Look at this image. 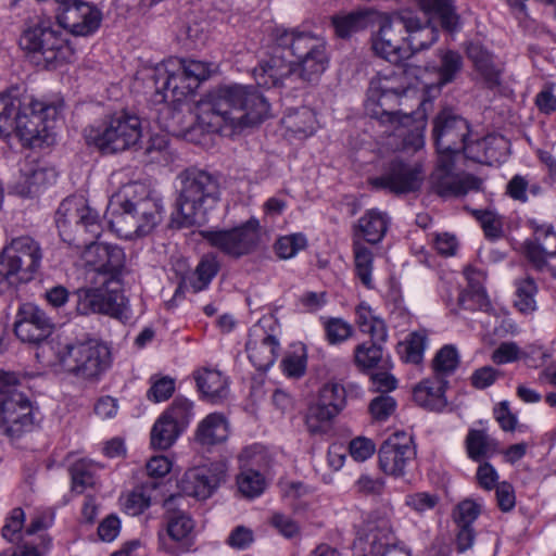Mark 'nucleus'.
I'll use <instances>...</instances> for the list:
<instances>
[{"instance_id": "obj_63", "label": "nucleus", "mask_w": 556, "mask_h": 556, "mask_svg": "<svg viewBox=\"0 0 556 556\" xmlns=\"http://www.w3.org/2000/svg\"><path fill=\"white\" fill-rule=\"evenodd\" d=\"M375 443L365 437H357L349 444L350 455L356 462H365L375 453Z\"/></svg>"}, {"instance_id": "obj_20", "label": "nucleus", "mask_w": 556, "mask_h": 556, "mask_svg": "<svg viewBox=\"0 0 556 556\" xmlns=\"http://www.w3.org/2000/svg\"><path fill=\"white\" fill-rule=\"evenodd\" d=\"M378 456L379 467L384 473L404 476L406 467L416 456L412 437L404 432L392 434L381 444Z\"/></svg>"}, {"instance_id": "obj_41", "label": "nucleus", "mask_w": 556, "mask_h": 556, "mask_svg": "<svg viewBox=\"0 0 556 556\" xmlns=\"http://www.w3.org/2000/svg\"><path fill=\"white\" fill-rule=\"evenodd\" d=\"M17 339L27 344H35V304L24 303L20 306L14 323Z\"/></svg>"}, {"instance_id": "obj_46", "label": "nucleus", "mask_w": 556, "mask_h": 556, "mask_svg": "<svg viewBox=\"0 0 556 556\" xmlns=\"http://www.w3.org/2000/svg\"><path fill=\"white\" fill-rule=\"evenodd\" d=\"M182 431L163 417H159L151 430V445L154 448L167 450L170 447Z\"/></svg>"}, {"instance_id": "obj_42", "label": "nucleus", "mask_w": 556, "mask_h": 556, "mask_svg": "<svg viewBox=\"0 0 556 556\" xmlns=\"http://www.w3.org/2000/svg\"><path fill=\"white\" fill-rule=\"evenodd\" d=\"M515 286L516 299L514 303L516 308L525 315L532 314L536 309L535 295L538 293V286L534 279L527 276L517 279Z\"/></svg>"}, {"instance_id": "obj_17", "label": "nucleus", "mask_w": 556, "mask_h": 556, "mask_svg": "<svg viewBox=\"0 0 556 556\" xmlns=\"http://www.w3.org/2000/svg\"><path fill=\"white\" fill-rule=\"evenodd\" d=\"M83 257L94 271V280L121 285L125 253L119 247L92 241L86 245Z\"/></svg>"}, {"instance_id": "obj_18", "label": "nucleus", "mask_w": 556, "mask_h": 556, "mask_svg": "<svg viewBox=\"0 0 556 556\" xmlns=\"http://www.w3.org/2000/svg\"><path fill=\"white\" fill-rule=\"evenodd\" d=\"M422 177L418 166L393 159L386 163L379 176L369 179L375 190H386L402 194L417 190Z\"/></svg>"}, {"instance_id": "obj_33", "label": "nucleus", "mask_w": 556, "mask_h": 556, "mask_svg": "<svg viewBox=\"0 0 556 556\" xmlns=\"http://www.w3.org/2000/svg\"><path fill=\"white\" fill-rule=\"evenodd\" d=\"M413 396L419 406L430 410H441L446 405L443 381L424 380L414 388Z\"/></svg>"}, {"instance_id": "obj_30", "label": "nucleus", "mask_w": 556, "mask_h": 556, "mask_svg": "<svg viewBox=\"0 0 556 556\" xmlns=\"http://www.w3.org/2000/svg\"><path fill=\"white\" fill-rule=\"evenodd\" d=\"M391 509H376L370 513L367 519V538L371 541L374 548L376 545L382 547L389 545L393 539V528L391 523Z\"/></svg>"}, {"instance_id": "obj_40", "label": "nucleus", "mask_w": 556, "mask_h": 556, "mask_svg": "<svg viewBox=\"0 0 556 556\" xmlns=\"http://www.w3.org/2000/svg\"><path fill=\"white\" fill-rule=\"evenodd\" d=\"M336 416L334 413L316 401V403L311 404L306 410V429L312 435L324 434L330 429L331 421Z\"/></svg>"}, {"instance_id": "obj_9", "label": "nucleus", "mask_w": 556, "mask_h": 556, "mask_svg": "<svg viewBox=\"0 0 556 556\" xmlns=\"http://www.w3.org/2000/svg\"><path fill=\"white\" fill-rule=\"evenodd\" d=\"M93 287L79 288L75 291L76 309L80 315L101 314L119 321L130 319V309L121 291V285L94 280Z\"/></svg>"}, {"instance_id": "obj_21", "label": "nucleus", "mask_w": 556, "mask_h": 556, "mask_svg": "<svg viewBox=\"0 0 556 556\" xmlns=\"http://www.w3.org/2000/svg\"><path fill=\"white\" fill-rule=\"evenodd\" d=\"M226 468L224 464H212L210 467H198L185 472L180 480V488L188 496L206 500L225 480Z\"/></svg>"}, {"instance_id": "obj_2", "label": "nucleus", "mask_w": 556, "mask_h": 556, "mask_svg": "<svg viewBox=\"0 0 556 556\" xmlns=\"http://www.w3.org/2000/svg\"><path fill=\"white\" fill-rule=\"evenodd\" d=\"M438 37L437 28L425 25L413 11L403 10L382 20L372 49L379 56L396 63L428 49Z\"/></svg>"}, {"instance_id": "obj_19", "label": "nucleus", "mask_w": 556, "mask_h": 556, "mask_svg": "<svg viewBox=\"0 0 556 556\" xmlns=\"http://www.w3.org/2000/svg\"><path fill=\"white\" fill-rule=\"evenodd\" d=\"M431 185L440 197L452 198L463 197L471 190H479L481 180L470 174L454 173L452 157L446 155L439 157V163L431 174Z\"/></svg>"}, {"instance_id": "obj_54", "label": "nucleus", "mask_w": 556, "mask_h": 556, "mask_svg": "<svg viewBox=\"0 0 556 556\" xmlns=\"http://www.w3.org/2000/svg\"><path fill=\"white\" fill-rule=\"evenodd\" d=\"M285 123L287 124L288 129L304 136L312 135L315 129V117L308 109H302L288 115Z\"/></svg>"}, {"instance_id": "obj_37", "label": "nucleus", "mask_w": 556, "mask_h": 556, "mask_svg": "<svg viewBox=\"0 0 556 556\" xmlns=\"http://www.w3.org/2000/svg\"><path fill=\"white\" fill-rule=\"evenodd\" d=\"M369 23V11H354L348 14L336 15L332 18L336 34L341 38H348L353 34L367 28Z\"/></svg>"}, {"instance_id": "obj_32", "label": "nucleus", "mask_w": 556, "mask_h": 556, "mask_svg": "<svg viewBox=\"0 0 556 556\" xmlns=\"http://www.w3.org/2000/svg\"><path fill=\"white\" fill-rule=\"evenodd\" d=\"M60 109L55 104L43 105L37 112V147L50 148L56 141Z\"/></svg>"}, {"instance_id": "obj_36", "label": "nucleus", "mask_w": 556, "mask_h": 556, "mask_svg": "<svg viewBox=\"0 0 556 556\" xmlns=\"http://www.w3.org/2000/svg\"><path fill=\"white\" fill-rule=\"evenodd\" d=\"M420 7L425 13L438 16L444 29L454 31L458 27L454 0H420Z\"/></svg>"}, {"instance_id": "obj_7", "label": "nucleus", "mask_w": 556, "mask_h": 556, "mask_svg": "<svg viewBox=\"0 0 556 556\" xmlns=\"http://www.w3.org/2000/svg\"><path fill=\"white\" fill-rule=\"evenodd\" d=\"M110 350L98 340L66 343L56 352V365L80 380H97L110 366Z\"/></svg>"}, {"instance_id": "obj_57", "label": "nucleus", "mask_w": 556, "mask_h": 556, "mask_svg": "<svg viewBox=\"0 0 556 556\" xmlns=\"http://www.w3.org/2000/svg\"><path fill=\"white\" fill-rule=\"evenodd\" d=\"M326 338L330 344L346 341L353 333V327L342 318H329L324 323Z\"/></svg>"}, {"instance_id": "obj_39", "label": "nucleus", "mask_w": 556, "mask_h": 556, "mask_svg": "<svg viewBox=\"0 0 556 556\" xmlns=\"http://www.w3.org/2000/svg\"><path fill=\"white\" fill-rule=\"evenodd\" d=\"M219 262L213 254L204 255L197 265L192 276L189 278L193 292H200L207 288L212 279L219 270Z\"/></svg>"}, {"instance_id": "obj_22", "label": "nucleus", "mask_w": 556, "mask_h": 556, "mask_svg": "<svg viewBox=\"0 0 556 556\" xmlns=\"http://www.w3.org/2000/svg\"><path fill=\"white\" fill-rule=\"evenodd\" d=\"M286 49L279 47L276 42L271 53L263 59L258 66L254 68L253 75L260 86L267 88L279 86L283 79L295 73V67L291 61H286L282 52Z\"/></svg>"}, {"instance_id": "obj_45", "label": "nucleus", "mask_w": 556, "mask_h": 556, "mask_svg": "<svg viewBox=\"0 0 556 556\" xmlns=\"http://www.w3.org/2000/svg\"><path fill=\"white\" fill-rule=\"evenodd\" d=\"M355 271L362 283L366 288L372 287V253L358 239L353 243Z\"/></svg>"}, {"instance_id": "obj_58", "label": "nucleus", "mask_w": 556, "mask_h": 556, "mask_svg": "<svg viewBox=\"0 0 556 556\" xmlns=\"http://www.w3.org/2000/svg\"><path fill=\"white\" fill-rule=\"evenodd\" d=\"M457 304L460 308L469 311L477 308L486 311L490 306L486 294L480 287L470 291H462L458 295Z\"/></svg>"}, {"instance_id": "obj_11", "label": "nucleus", "mask_w": 556, "mask_h": 556, "mask_svg": "<svg viewBox=\"0 0 556 556\" xmlns=\"http://www.w3.org/2000/svg\"><path fill=\"white\" fill-rule=\"evenodd\" d=\"M33 390L27 381H18L8 395L0 401V431L12 438H20L33 428Z\"/></svg>"}, {"instance_id": "obj_25", "label": "nucleus", "mask_w": 556, "mask_h": 556, "mask_svg": "<svg viewBox=\"0 0 556 556\" xmlns=\"http://www.w3.org/2000/svg\"><path fill=\"white\" fill-rule=\"evenodd\" d=\"M20 271V280L28 282L33 279L35 267V242L31 237L23 236L12 240L11 244L0 254Z\"/></svg>"}, {"instance_id": "obj_24", "label": "nucleus", "mask_w": 556, "mask_h": 556, "mask_svg": "<svg viewBox=\"0 0 556 556\" xmlns=\"http://www.w3.org/2000/svg\"><path fill=\"white\" fill-rule=\"evenodd\" d=\"M249 359L258 370H267L277 359L279 342L261 328H254L247 342Z\"/></svg>"}, {"instance_id": "obj_34", "label": "nucleus", "mask_w": 556, "mask_h": 556, "mask_svg": "<svg viewBox=\"0 0 556 556\" xmlns=\"http://www.w3.org/2000/svg\"><path fill=\"white\" fill-rule=\"evenodd\" d=\"M388 229V219L384 213L370 210L358 220L357 232L369 243L381 241Z\"/></svg>"}, {"instance_id": "obj_44", "label": "nucleus", "mask_w": 556, "mask_h": 556, "mask_svg": "<svg viewBox=\"0 0 556 556\" xmlns=\"http://www.w3.org/2000/svg\"><path fill=\"white\" fill-rule=\"evenodd\" d=\"M465 443L469 458L475 462L490 457L495 451L493 441L482 430H470Z\"/></svg>"}, {"instance_id": "obj_61", "label": "nucleus", "mask_w": 556, "mask_h": 556, "mask_svg": "<svg viewBox=\"0 0 556 556\" xmlns=\"http://www.w3.org/2000/svg\"><path fill=\"white\" fill-rule=\"evenodd\" d=\"M395 407L396 402L392 396L388 394H381L370 402L369 412L376 420L382 421L392 415V413L395 410Z\"/></svg>"}, {"instance_id": "obj_29", "label": "nucleus", "mask_w": 556, "mask_h": 556, "mask_svg": "<svg viewBox=\"0 0 556 556\" xmlns=\"http://www.w3.org/2000/svg\"><path fill=\"white\" fill-rule=\"evenodd\" d=\"M229 437V425L226 417L219 413L208 414L202 419L194 432V441L204 448L224 443Z\"/></svg>"}, {"instance_id": "obj_55", "label": "nucleus", "mask_w": 556, "mask_h": 556, "mask_svg": "<svg viewBox=\"0 0 556 556\" xmlns=\"http://www.w3.org/2000/svg\"><path fill=\"white\" fill-rule=\"evenodd\" d=\"M307 240L302 233H292L279 238L275 243V251L280 258L293 257L299 251L306 248Z\"/></svg>"}, {"instance_id": "obj_48", "label": "nucleus", "mask_w": 556, "mask_h": 556, "mask_svg": "<svg viewBox=\"0 0 556 556\" xmlns=\"http://www.w3.org/2000/svg\"><path fill=\"white\" fill-rule=\"evenodd\" d=\"M237 484L239 491L245 497L253 498L263 493L265 489V479L257 470L244 468L243 466L237 478Z\"/></svg>"}, {"instance_id": "obj_62", "label": "nucleus", "mask_w": 556, "mask_h": 556, "mask_svg": "<svg viewBox=\"0 0 556 556\" xmlns=\"http://www.w3.org/2000/svg\"><path fill=\"white\" fill-rule=\"evenodd\" d=\"M473 215L480 223L484 233L489 238H498L502 233V222L500 217L491 211H473Z\"/></svg>"}, {"instance_id": "obj_16", "label": "nucleus", "mask_w": 556, "mask_h": 556, "mask_svg": "<svg viewBox=\"0 0 556 556\" xmlns=\"http://www.w3.org/2000/svg\"><path fill=\"white\" fill-rule=\"evenodd\" d=\"M45 15L53 16L59 27L67 29L76 36H88L94 33L101 23V12L88 2L71 0Z\"/></svg>"}, {"instance_id": "obj_60", "label": "nucleus", "mask_w": 556, "mask_h": 556, "mask_svg": "<svg viewBox=\"0 0 556 556\" xmlns=\"http://www.w3.org/2000/svg\"><path fill=\"white\" fill-rule=\"evenodd\" d=\"M439 496L427 492L408 494L405 504L418 514L433 509L439 503Z\"/></svg>"}, {"instance_id": "obj_1", "label": "nucleus", "mask_w": 556, "mask_h": 556, "mask_svg": "<svg viewBox=\"0 0 556 556\" xmlns=\"http://www.w3.org/2000/svg\"><path fill=\"white\" fill-rule=\"evenodd\" d=\"M198 124L207 132L241 131L262 123L269 104L254 87L233 84L208 92L198 105Z\"/></svg>"}, {"instance_id": "obj_50", "label": "nucleus", "mask_w": 556, "mask_h": 556, "mask_svg": "<svg viewBox=\"0 0 556 556\" xmlns=\"http://www.w3.org/2000/svg\"><path fill=\"white\" fill-rule=\"evenodd\" d=\"M345 399L344 387L336 382H329L320 389L317 401L336 415H339L345 406Z\"/></svg>"}, {"instance_id": "obj_26", "label": "nucleus", "mask_w": 556, "mask_h": 556, "mask_svg": "<svg viewBox=\"0 0 556 556\" xmlns=\"http://www.w3.org/2000/svg\"><path fill=\"white\" fill-rule=\"evenodd\" d=\"M467 56L488 88H495L501 85L503 67L490 51L478 42H470L467 46Z\"/></svg>"}, {"instance_id": "obj_51", "label": "nucleus", "mask_w": 556, "mask_h": 556, "mask_svg": "<svg viewBox=\"0 0 556 556\" xmlns=\"http://www.w3.org/2000/svg\"><path fill=\"white\" fill-rule=\"evenodd\" d=\"M384 341L364 342L355 348L354 359L355 364L362 369H369L380 362L382 357V349L380 343Z\"/></svg>"}, {"instance_id": "obj_3", "label": "nucleus", "mask_w": 556, "mask_h": 556, "mask_svg": "<svg viewBox=\"0 0 556 556\" xmlns=\"http://www.w3.org/2000/svg\"><path fill=\"white\" fill-rule=\"evenodd\" d=\"M180 189L173 223L178 227L202 225L219 200V184L210 173L188 168L179 175Z\"/></svg>"}, {"instance_id": "obj_43", "label": "nucleus", "mask_w": 556, "mask_h": 556, "mask_svg": "<svg viewBox=\"0 0 556 556\" xmlns=\"http://www.w3.org/2000/svg\"><path fill=\"white\" fill-rule=\"evenodd\" d=\"M427 344V333L425 330L414 331L408 334L405 341L399 344V353L406 363L419 364L424 358V352Z\"/></svg>"}, {"instance_id": "obj_59", "label": "nucleus", "mask_w": 556, "mask_h": 556, "mask_svg": "<svg viewBox=\"0 0 556 556\" xmlns=\"http://www.w3.org/2000/svg\"><path fill=\"white\" fill-rule=\"evenodd\" d=\"M24 521L25 514L23 509L14 508L2 527V536L10 542H18L22 538Z\"/></svg>"}, {"instance_id": "obj_31", "label": "nucleus", "mask_w": 556, "mask_h": 556, "mask_svg": "<svg viewBox=\"0 0 556 556\" xmlns=\"http://www.w3.org/2000/svg\"><path fill=\"white\" fill-rule=\"evenodd\" d=\"M199 391L211 402H218L227 396L228 381L220 371L202 369L194 375Z\"/></svg>"}, {"instance_id": "obj_13", "label": "nucleus", "mask_w": 556, "mask_h": 556, "mask_svg": "<svg viewBox=\"0 0 556 556\" xmlns=\"http://www.w3.org/2000/svg\"><path fill=\"white\" fill-rule=\"evenodd\" d=\"M35 99L23 101L12 93L0 94V136L12 131L25 148H31L35 139Z\"/></svg>"}, {"instance_id": "obj_15", "label": "nucleus", "mask_w": 556, "mask_h": 556, "mask_svg": "<svg viewBox=\"0 0 556 556\" xmlns=\"http://www.w3.org/2000/svg\"><path fill=\"white\" fill-rule=\"evenodd\" d=\"M55 223L60 236L68 242L74 241L72 233L79 230L91 233L93 238H98L101 232L98 213L81 197L65 199L56 211Z\"/></svg>"}, {"instance_id": "obj_38", "label": "nucleus", "mask_w": 556, "mask_h": 556, "mask_svg": "<svg viewBox=\"0 0 556 556\" xmlns=\"http://www.w3.org/2000/svg\"><path fill=\"white\" fill-rule=\"evenodd\" d=\"M63 41L59 29L50 26L40 27V34H37V54L42 55L46 67L56 59V51L62 47Z\"/></svg>"}, {"instance_id": "obj_6", "label": "nucleus", "mask_w": 556, "mask_h": 556, "mask_svg": "<svg viewBox=\"0 0 556 556\" xmlns=\"http://www.w3.org/2000/svg\"><path fill=\"white\" fill-rule=\"evenodd\" d=\"M277 43L295 59V73L304 81L317 80L328 67L329 55L321 36L293 28L279 33Z\"/></svg>"}, {"instance_id": "obj_23", "label": "nucleus", "mask_w": 556, "mask_h": 556, "mask_svg": "<svg viewBox=\"0 0 556 556\" xmlns=\"http://www.w3.org/2000/svg\"><path fill=\"white\" fill-rule=\"evenodd\" d=\"M534 240L525 243L526 256L536 270L548 268L547 257L556 256V232L552 226H533Z\"/></svg>"}, {"instance_id": "obj_10", "label": "nucleus", "mask_w": 556, "mask_h": 556, "mask_svg": "<svg viewBox=\"0 0 556 556\" xmlns=\"http://www.w3.org/2000/svg\"><path fill=\"white\" fill-rule=\"evenodd\" d=\"M140 138L139 117L125 113L112 116L100 127L90 129L87 134L88 142L106 154L130 149L139 142Z\"/></svg>"}, {"instance_id": "obj_27", "label": "nucleus", "mask_w": 556, "mask_h": 556, "mask_svg": "<svg viewBox=\"0 0 556 556\" xmlns=\"http://www.w3.org/2000/svg\"><path fill=\"white\" fill-rule=\"evenodd\" d=\"M184 497L172 495L164 501L166 511L167 533L174 541H189L194 528L191 517L180 508Z\"/></svg>"}, {"instance_id": "obj_56", "label": "nucleus", "mask_w": 556, "mask_h": 556, "mask_svg": "<svg viewBox=\"0 0 556 556\" xmlns=\"http://www.w3.org/2000/svg\"><path fill=\"white\" fill-rule=\"evenodd\" d=\"M462 67L463 59L458 52L452 50L443 51L441 53V65L439 70L441 83L447 84L454 80Z\"/></svg>"}, {"instance_id": "obj_14", "label": "nucleus", "mask_w": 556, "mask_h": 556, "mask_svg": "<svg viewBox=\"0 0 556 556\" xmlns=\"http://www.w3.org/2000/svg\"><path fill=\"white\" fill-rule=\"evenodd\" d=\"M109 225L116 235L124 239L150 233L162 219L160 201H148L132 210H121L106 216Z\"/></svg>"}, {"instance_id": "obj_5", "label": "nucleus", "mask_w": 556, "mask_h": 556, "mask_svg": "<svg viewBox=\"0 0 556 556\" xmlns=\"http://www.w3.org/2000/svg\"><path fill=\"white\" fill-rule=\"evenodd\" d=\"M409 91L408 78L404 72L379 74L371 78L367 90L366 109L368 114L381 124H389L394 131L412 122L408 114L402 115L396 106Z\"/></svg>"}, {"instance_id": "obj_8", "label": "nucleus", "mask_w": 556, "mask_h": 556, "mask_svg": "<svg viewBox=\"0 0 556 556\" xmlns=\"http://www.w3.org/2000/svg\"><path fill=\"white\" fill-rule=\"evenodd\" d=\"M433 139L440 156L464 152L465 156L475 162H483V155L477 154L475 148L485 147L488 140L469 141L470 127L468 122L450 109L438 113L433 119Z\"/></svg>"}, {"instance_id": "obj_4", "label": "nucleus", "mask_w": 556, "mask_h": 556, "mask_svg": "<svg viewBox=\"0 0 556 556\" xmlns=\"http://www.w3.org/2000/svg\"><path fill=\"white\" fill-rule=\"evenodd\" d=\"M211 75V65L197 60L169 59L155 68L154 103H179Z\"/></svg>"}, {"instance_id": "obj_64", "label": "nucleus", "mask_w": 556, "mask_h": 556, "mask_svg": "<svg viewBox=\"0 0 556 556\" xmlns=\"http://www.w3.org/2000/svg\"><path fill=\"white\" fill-rule=\"evenodd\" d=\"M253 542V531L244 526H237L227 538V544L239 551L249 548Z\"/></svg>"}, {"instance_id": "obj_47", "label": "nucleus", "mask_w": 556, "mask_h": 556, "mask_svg": "<svg viewBox=\"0 0 556 556\" xmlns=\"http://www.w3.org/2000/svg\"><path fill=\"white\" fill-rule=\"evenodd\" d=\"M35 159L26 155L21 164L20 172L14 182L10 187V192L22 198H28L31 194V188L35 185Z\"/></svg>"}, {"instance_id": "obj_53", "label": "nucleus", "mask_w": 556, "mask_h": 556, "mask_svg": "<svg viewBox=\"0 0 556 556\" xmlns=\"http://www.w3.org/2000/svg\"><path fill=\"white\" fill-rule=\"evenodd\" d=\"M458 363L457 350L453 345H444L435 354L432 368L437 375L447 376L457 368Z\"/></svg>"}, {"instance_id": "obj_49", "label": "nucleus", "mask_w": 556, "mask_h": 556, "mask_svg": "<svg viewBox=\"0 0 556 556\" xmlns=\"http://www.w3.org/2000/svg\"><path fill=\"white\" fill-rule=\"evenodd\" d=\"M192 407L193 404L189 400L177 397L161 417L184 431L191 420Z\"/></svg>"}, {"instance_id": "obj_12", "label": "nucleus", "mask_w": 556, "mask_h": 556, "mask_svg": "<svg viewBox=\"0 0 556 556\" xmlns=\"http://www.w3.org/2000/svg\"><path fill=\"white\" fill-rule=\"evenodd\" d=\"M203 239L223 254L240 258L256 251L261 243V227L255 218L231 229H208L201 231Z\"/></svg>"}, {"instance_id": "obj_35", "label": "nucleus", "mask_w": 556, "mask_h": 556, "mask_svg": "<svg viewBox=\"0 0 556 556\" xmlns=\"http://www.w3.org/2000/svg\"><path fill=\"white\" fill-rule=\"evenodd\" d=\"M355 314L356 324L362 332L368 333L374 341H387L388 330L384 321L375 316L368 305L359 304Z\"/></svg>"}, {"instance_id": "obj_52", "label": "nucleus", "mask_w": 556, "mask_h": 556, "mask_svg": "<svg viewBox=\"0 0 556 556\" xmlns=\"http://www.w3.org/2000/svg\"><path fill=\"white\" fill-rule=\"evenodd\" d=\"M72 488L77 493H83L86 488L94 483L93 466L81 459L73 464L71 467Z\"/></svg>"}, {"instance_id": "obj_28", "label": "nucleus", "mask_w": 556, "mask_h": 556, "mask_svg": "<svg viewBox=\"0 0 556 556\" xmlns=\"http://www.w3.org/2000/svg\"><path fill=\"white\" fill-rule=\"evenodd\" d=\"M148 201H160L152 191L141 182H131L123 186L114 193L109 202L106 216L116 214L121 210H132Z\"/></svg>"}]
</instances>
